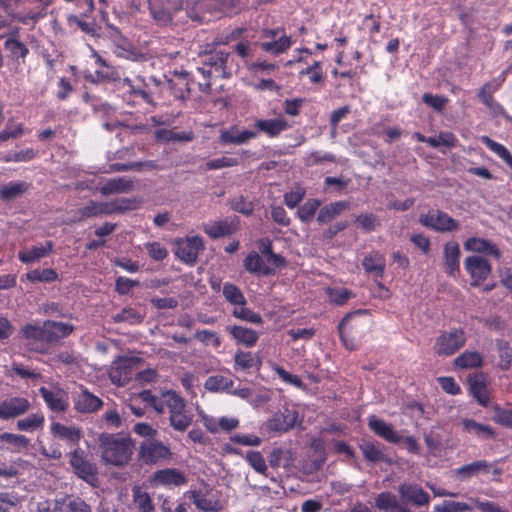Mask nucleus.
Here are the masks:
<instances>
[{
	"label": "nucleus",
	"mask_w": 512,
	"mask_h": 512,
	"mask_svg": "<svg viewBox=\"0 0 512 512\" xmlns=\"http://www.w3.org/2000/svg\"><path fill=\"white\" fill-rule=\"evenodd\" d=\"M135 450V441L123 433H101L99 451L104 463L123 467L127 465Z\"/></svg>",
	"instance_id": "nucleus-1"
},
{
	"label": "nucleus",
	"mask_w": 512,
	"mask_h": 512,
	"mask_svg": "<svg viewBox=\"0 0 512 512\" xmlns=\"http://www.w3.org/2000/svg\"><path fill=\"white\" fill-rule=\"evenodd\" d=\"M201 67L198 71L207 79H224L231 76L233 58L231 52L214 44L207 45V49L200 55Z\"/></svg>",
	"instance_id": "nucleus-2"
},
{
	"label": "nucleus",
	"mask_w": 512,
	"mask_h": 512,
	"mask_svg": "<svg viewBox=\"0 0 512 512\" xmlns=\"http://www.w3.org/2000/svg\"><path fill=\"white\" fill-rule=\"evenodd\" d=\"M165 408L169 412L171 427L179 432H184L192 424L193 416L186 410L185 400L173 390L163 393Z\"/></svg>",
	"instance_id": "nucleus-3"
},
{
	"label": "nucleus",
	"mask_w": 512,
	"mask_h": 512,
	"mask_svg": "<svg viewBox=\"0 0 512 512\" xmlns=\"http://www.w3.org/2000/svg\"><path fill=\"white\" fill-rule=\"evenodd\" d=\"M4 51L7 64L12 65L16 70L26 64L30 54L28 44L20 39L18 29L6 32Z\"/></svg>",
	"instance_id": "nucleus-4"
},
{
	"label": "nucleus",
	"mask_w": 512,
	"mask_h": 512,
	"mask_svg": "<svg viewBox=\"0 0 512 512\" xmlns=\"http://www.w3.org/2000/svg\"><path fill=\"white\" fill-rule=\"evenodd\" d=\"M173 453L169 446L156 439H147L140 444L138 458L147 465L170 461Z\"/></svg>",
	"instance_id": "nucleus-5"
},
{
	"label": "nucleus",
	"mask_w": 512,
	"mask_h": 512,
	"mask_svg": "<svg viewBox=\"0 0 512 512\" xmlns=\"http://www.w3.org/2000/svg\"><path fill=\"white\" fill-rule=\"evenodd\" d=\"M466 343V335L463 329L453 328L443 331L436 338L434 351L438 356H452Z\"/></svg>",
	"instance_id": "nucleus-6"
},
{
	"label": "nucleus",
	"mask_w": 512,
	"mask_h": 512,
	"mask_svg": "<svg viewBox=\"0 0 512 512\" xmlns=\"http://www.w3.org/2000/svg\"><path fill=\"white\" fill-rule=\"evenodd\" d=\"M69 464L78 478L89 484L97 481V466L88 459L85 451L82 449L76 448L69 453Z\"/></svg>",
	"instance_id": "nucleus-7"
},
{
	"label": "nucleus",
	"mask_w": 512,
	"mask_h": 512,
	"mask_svg": "<svg viewBox=\"0 0 512 512\" xmlns=\"http://www.w3.org/2000/svg\"><path fill=\"white\" fill-rule=\"evenodd\" d=\"M139 362L140 359L137 357L119 356L111 364L109 371L111 382L118 386L128 384Z\"/></svg>",
	"instance_id": "nucleus-8"
},
{
	"label": "nucleus",
	"mask_w": 512,
	"mask_h": 512,
	"mask_svg": "<svg viewBox=\"0 0 512 512\" xmlns=\"http://www.w3.org/2000/svg\"><path fill=\"white\" fill-rule=\"evenodd\" d=\"M419 223L440 233L456 231L460 227L457 220L441 210H430L426 214H421Z\"/></svg>",
	"instance_id": "nucleus-9"
},
{
	"label": "nucleus",
	"mask_w": 512,
	"mask_h": 512,
	"mask_svg": "<svg viewBox=\"0 0 512 512\" xmlns=\"http://www.w3.org/2000/svg\"><path fill=\"white\" fill-rule=\"evenodd\" d=\"M134 83L131 79L125 78L121 83L123 89V98L129 105H136L145 102L150 105H155L151 93L147 90V84L142 77H137Z\"/></svg>",
	"instance_id": "nucleus-10"
},
{
	"label": "nucleus",
	"mask_w": 512,
	"mask_h": 512,
	"mask_svg": "<svg viewBox=\"0 0 512 512\" xmlns=\"http://www.w3.org/2000/svg\"><path fill=\"white\" fill-rule=\"evenodd\" d=\"M479 474H492L497 479L502 474V469L487 460H477L454 470L455 477L460 481H467Z\"/></svg>",
	"instance_id": "nucleus-11"
},
{
	"label": "nucleus",
	"mask_w": 512,
	"mask_h": 512,
	"mask_svg": "<svg viewBox=\"0 0 512 512\" xmlns=\"http://www.w3.org/2000/svg\"><path fill=\"white\" fill-rule=\"evenodd\" d=\"M205 489L188 490L185 496H188L197 509L204 512H218L222 509V503L218 496L213 494L212 488L204 484Z\"/></svg>",
	"instance_id": "nucleus-12"
},
{
	"label": "nucleus",
	"mask_w": 512,
	"mask_h": 512,
	"mask_svg": "<svg viewBox=\"0 0 512 512\" xmlns=\"http://www.w3.org/2000/svg\"><path fill=\"white\" fill-rule=\"evenodd\" d=\"M151 483L154 487L174 489L185 486L188 483V477L177 468H164L153 473Z\"/></svg>",
	"instance_id": "nucleus-13"
},
{
	"label": "nucleus",
	"mask_w": 512,
	"mask_h": 512,
	"mask_svg": "<svg viewBox=\"0 0 512 512\" xmlns=\"http://www.w3.org/2000/svg\"><path fill=\"white\" fill-rule=\"evenodd\" d=\"M31 408L28 398L10 396L0 401V420L9 421L25 415Z\"/></svg>",
	"instance_id": "nucleus-14"
},
{
	"label": "nucleus",
	"mask_w": 512,
	"mask_h": 512,
	"mask_svg": "<svg viewBox=\"0 0 512 512\" xmlns=\"http://www.w3.org/2000/svg\"><path fill=\"white\" fill-rule=\"evenodd\" d=\"M464 267L472 279L471 286L473 287L480 286L492 272L490 262L477 255L468 256L464 261Z\"/></svg>",
	"instance_id": "nucleus-15"
},
{
	"label": "nucleus",
	"mask_w": 512,
	"mask_h": 512,
	"mask_svg": "<svg viewBox=\"0 0 512 512\" xmlns=\"http://www.w3.org/2000/svg\"><path fill=\"white\" fill-rule=\"evenodd\" d=\"M203 248L201 237H187L176 242L175 254L182 262L192 266L197 262L198 254Z\"/></svg>",
	"instance_id": "nucleus-16"
},
{
	"label": "nucleus",
	"mask_w": 512,
	"mask_h": 512,
	"mask_svg": "<svg viewBox=\"0 0 512 512\" xmlns=\"http://www.w3.org/2000/svg\"><path fill=\"white\" fill-rule=\"evenodd\" d=\"M362 267L365 273L373 277L376 285L380 289L388 291V289L380 281V279L384 277L386 268V259L382 253L373 250L366 254L362 259Z\"/></svg>",
	"instance_id": "nucleus-17"
},
{
	"label": "nucleus",
	"mask_w": 512,
	"mask_h": 512,
	"mask_svg": "<svg viewBox=\"0 0 512 512\" xmlns=\"http://www.w3.org/2000/svg\"><path fill=\"white\" fill-rule=\"evenodd\" d=\"M149 9L153 19L159 25H167L180 9V5L173 0H149Z\"/></svg>",
	"instance_id": "nucleus-18"
},
{
	"label": "nucleus",
	"mask_w": 512,
	"mask_h": 512,
	"mask_svg": "<svg viewBox=\"0 0 512 512\" xmlns=\"http://www.w3.org/2000/svg\"><path fill=\"white\" fill-rule=\"evenodd\" d=\"M504 79H493L486 82L478 91L479 100L490 110L494 116H499L505 113L503 106L494 99L493 94L499 90Z\"/></svg>",
	"instance_id": "nucleus-19"
},
{
	"label": "nucleus",
	"mask_w": 512,
	"mask_h": 512,
	"mask_svg": "<svg viewBox=\"0 0 512 512\" xmlns=\"http://www.w3.org/2000/svg\"><path fill=\"white\" fill-rule=\"evenodd\" d=\"M398 492L403 501L414 507L428 506L431 500L429 494L417 483H403Z\"/></svg>",
	"instance_id": "nucleus-20"
},
{
	"label": "nucleus",
	"mask_w": 512,
	"mask_h": 512,
	"mask_svg": "<svg viewBox=\"0 0 512 512\" xmlns=\"http://www.w3.org/2000/svg\"><path fill=\"white\" fill-rule=\"evenodd\" d=\"M73 403L76 411L80 413H94L103 406V401L84 386H80V391L74 393Z\"/></svg>",
	"instance_id": "nucleus-21"
},
{
	"label": "nucleus",
	"mask_w": 512,
	"mask_h": 512,
	"mask_svg": "<svg viewBox=\"0 0 512 512\" xmlns=\"http://www.w3.org/2000/svg\"><path fill=\"white\" fill-rule=\"evenodd\" d=\"M298 420V412L294 409L284 408L268 420L267 428L273 432H287L294 427Z\"/></svg>",
	"instance_id": "nucleus-22"
},
{
	"label": "nucleus",
	"mask_w": 512,
	"mask_h": 512,
	"mask_svg": "<svg viewBox=\"0 0 512 512\" xmlns=\"http://www.w3.org/2000/svg\"><path fill=\"white\" fill-rule=\"evenodd\" d=\"M239 230V220L225 218L223 220L206 223L203 225V231L211 239H219L224 236H230Z\"/></svg>",
	"instance_id": "nucleus-23"
},
{
	"label": "nucleus",
	"mask_w": 512,
	"mask_h": 512,
	"mask_svg": "<svg viewBox=\"0 0 512 512\" xmlns=\"http://www.w3.org/2000/svg\"><path fill=\"white\" fill-rule=\"evenodd\" d=\"M470 394L476 399L482 407H487L490 403L487 378L484 373H475L467 379Z\"/></svg>",
	"instance_id": "nucleus-24"
},
{
	"label": "nucleus",
	"mask_w": 512,
	"mask_h": 512,
	"mask_svg": "<svg viewBox=\"0 0 512 512\" xmlns=\"http://www.w3.org/2000/svg\"><path fill=\"white\" fill-rule=\"evenodd\" d=\"M39 393L43 398L44 402L54 412H65L68 407V398L65 391L62 389L51 390L46 387H40Z\"/></svg>",
	"instance_id": "nucleus-25"
},
{
	"label": "nucleus",
	"mask_w": 512,
	"mask_h": 512,
	"mask_svg": "<svg viewBox=\"0 0 512 512\" xmlns=\"http://www.w3.org/2000/svg\"><path fill=\"white\" fill-rule=\"evenodd\" d=\"M254 127L258 134L263 133L269 138H276L283 131L290 128V125L285 118L279 117L274 119H257L254 122Z\"/></svg>",
	"instance_id": "nucleus-26"
},
{
	"label": "nucleus",
	"mask_w": 512,
	"mask_h": 512,
	"mask_svg": "<svg viewBox=\"0 0 512 512\" xmlns=\"http://www.w3.org/2000/svg\"><path fill=\"white\" fill-rule=\"evenodd\" d=\"M368 426L376 435L390 443L398 444L402 441V437L391 424L374 415L368 418Z\"/></svg>",
	"instance_id": "nucleus-27"
},
{
	"label": "nucleus",
	"mask_w": 512,
	"mask_h": 512,
	"mask_svg": "<svg viewBox=\"0 0 512 512\" xmlns=\"http://www.w3.org/2000/svg\"><path fill=\"white\" fill-rule=\"evenodd\" d=\"M226 331L237 343L243 344L247 348L254 347L259 339L257 331L241 325L227 326Z\"/></svg>",
	"instance_id": "nucleus-28"
},
{
	"label": "nucleus",
	"mask_w": 512,
	"mask_h": 512,
	"mask_svg": "<svg viewBox=\"0 0 512 512\" xmlns=\"http://www.w3.org/2000/svg\"><path fill=\"white\" fill-rule=\"evenodd\" d=\"M50 430L54 437L64 440L70 445H77L83 436L80 428L67 426L60 422L52 423Z\"/></svg>",
	"instance_id": "nucleus-29"
},
{
	"label": "nucleus",
	"mask_w": 512,
	"mask_h": 512,
	"mask_svg": "<svg viewBox=\"0 0 512 512\" xmlns=\"http://www.w3.org/2000/svg\"><path fill=\"white\" fill-rule=\"evenodd\" d=\"M464 248L467 251L483 253L485 255L493 256L499 260L502 256L499 248L491 241L483 238L471 237L464 243Z\"/></svg>",
	"instance_id": "nucleus-30"
},
{
	"label": "nucleus",
	"mask_w": 512,
	"mask_h": 512,
	"mask_svg": "<svg viewBox=\"0 0 512 512\" xmlns=\"http://www.w3.org/2000/svg\"><path fill=\"white\" fill-rule=\"evenodd\" d=\"M462 431L481 439H492L495 437L494 429L486 424L479 423L470 418L461 419Z\"/></svg>",
	"instance_id": "nucleus-31"
},
{
	"label": "nucleus",
	"mask_w": 512,
	"mask_h": 512,
	"mask_svg": "<svg viewBox=\"0 0 512 512\" xmlns=\"http://www.w3.org/2000/svg\"><path fill=\"white\" fill-rule=\"evenodd\" d=\"M444 265L449 275H455L459 272V259L461 255L459 244L455 241L447 242L444 245Z\"/></svg>",
	"instance_id": "nucleus-32"
},
{
	"label": "nucleus",
	"mask_w": 512,
	"mask_h": 512,
	"mask_svg": "<svg viewBox=\"0 0 512 512\" xmlns=\"http://www.w3.org/2000/svg\"><path fill=\"white\" fill-rule=\"evenodd\" d=\"M348 208L349 203L346 201H336L323 207L320 206L317 214V222L320 225L328 224Z\"/></svg>",
	"instance_id": "nucleus-33"
},
{
	"label": "nucleus",
	"mask_w": 512,
	"mask_h": 512,
	"mask_svg": "<svg viewBox=\"0 0 512 512\" xmlns=\"http://www.w3.org/2000/svg\"><path fill=\"white\" fill-rule=\"evenodd\" d=\"M30 188L25 181H11L0 187V200L10 202L23 196Z\"/></svg>",
	"instance_id": "nucleus-34"
},
{
	"label": "nucleus",
	"mask_w": 512,
	"mask_h": 512,
	"mask_svg": "<svg viewBox=\"0 0 512 512\" xmlns=\"http://www.w3.org/2000/svg\"><path fill=\"white\" fill-rule=\"evenodd\" d=\"M134 188V182L126 177L112 178L100 187V193L108 196L116 193H128Z\"/></svg>",
	"instance_id": "nucleus-35"
},
{
	"label": "nucleus",
	"mask_w": 512,
	"mask_h": 512,
	"mask_svg": "<svg viewBox=\"0 0 512 512\" xmlns=\"http://www.w3.org/2000/svg\"><path fill=\"white\" fill-rule=\"evenodd\" d=\"M243 264L245 269L252 274L264 276L273 275V269L265 265L264 257L255 251L250 252L246 256Z\"/></svg>",
	"instance_id": "nucleus-36"
},
{
	"label": "nucleus",
	"mask_w": 512,
	"mask_h": 512,
	"mask_svg": "<svg viewBox=\"0 0 512 512\" xmlns=\"http://www.w3.org/2000/svg\"><path fill=\"white\" fill-rule=\"evenodd\" d=\"M378 509L385 512H411V510L399 503L397 497L391 492H381L375 500Z\"/></svg>",
	"instance_id": "nucleus-37"
},
{
	"label": "nucleus",
	"mask_w": 512,
	"mask_h": 512,
	"mask_svg": "<svg viewBox=\"0 0 512 512\" xmlns=\"http://www.w3.org/2000/svg\"><path fill=\"white\" fill-rule=\"evenodd\" d=\"M53 249V242L46 241L44 245L33 246L27 250L18 252V258L22 263L29 264L46 257Z\"/></svg>",
	"instance_id": "nucleus-38"
},
{
	"label": "nucleus",
	"mask_w": 512,
	"mask_h": 512,
	"mask_svg": "<svg viewBox=\"0 0 512 512\" xmlns=\"http://www.w3.org/2000/svg\"><path fill=\"white\" fill-rule=\"evenodd\" d=\"M22 336L28 341V345H32L36 342L49 343V336L46 327V321L43 326L34 324H26L22 328Z\"/></svg>",
	"instance_id": "nucleus-39"
},
{
	"label": "nucleus",
	"mask_w": 512,
	"mask_h": 512,
	"mask_svg": "<svg viewBox=\"0 0 512 512\" xmlns=\"http://www.w3.org/2000/svg\"><path fill=\"white\" fill-rule=\"evenodd\" d=\"M292 45V40L289 36L283 34L276 40L263 41L259 44V47L262 51L272 54L279 55L283 52H286L290 49Z\"/></svg>",
	"instance_id": "nucleus-40"
},
{
	"label": "nucleus",
	"mask_w": 512,
	"mask_h": 512,
	"mask_svg": "<svg viewBox=\"0 0 512 512\" xmlns=\"http://www.w3.org/2000/svg\"><path fill=\"white\" fill-rule=\"evenodd\" d=\"M483 365V357L477 351H464L454 359V366L460 369L479 368Z\"/></svg>",
	"instance_id": "nucleus-41"
},
{
	"label": "nucleus",
	"mask_w": 512,
	"mask_h": 512,
	"mask_svg": "<svg viewBox=\"0 0 512 512\" xmlns=\"http://www.w3.org/2000/svg\"><path fill=\"white\" fill-rule=\"evenodd\" d=\"M70 508V495L54 500H44L37 504L38 512H68Z\"/></svg>",
	"instance_id": "nucleus-42"
},
{
	"label": "nucleus",
	"mask_w": 512,
	"mask_h": 512,
	"mask_svg": "<svg viewBox=\"0 0 512 512\" xmlns=\"http://www.w3.org/2000/svg\"><path fill=\"white\" fill-rule=\"evenodd\" d=\"M46 327L49 336V343L69 336L74 330V326L72 324L50 320L46 321Z\"/></svg>",
	"instance_id": "nucleus-43"
},
{
	"label": "nucleus",
	"mask_w": 512,
	"mask_h": 512,
	"mask_svg": "<svg viewBox=\"0 0 512 512\" xmlns=\"http://www.w3.org/2000/svg\"><path fill=\"white\" fill-rule=\"evenodd\" d=\"M18 376L21 379L25 380H38L41 378V373L37 372L36 370L25 366L21 362H12L10 368L6 372V376L9 378H13L14 376Z\"/></svg>",
	"instance_id": "nucleus-44"
},
{
	"label": "nucleus",
	"mask_w": 512,
	"mask_h": 512,
	"mask_svg": "<svg viewBox=\"0 0 512 512\" xmlns=\"http://www.w3.org/2000/svg\"><path fill=\"white\" fill-rule=\"evenodd\" d=\"M112 49L118 56L126 59L139 60L143 58L140 50L126 39L114 42Z\"/></svg>",
	"instance_id": "nucleus-45"
},
{
	"label": "nucleus",
	"mask_w": 512,
	"mask_h": 512,
	"mask_svg": "<svg viewBox=\"0 0 512 512\" xmlns=\"http://www.w3.org/2000/svg\"><path fill=\"white\" fill-rule=\"evenodd\" d=\"M133 503L139 512H155L153 501L148 492L139 486L132 489Z\"/></svg>",
	"instance_id": "nucleus-46"
},
{
	"label": "nucleus",
	"mask_w": 512,
	"mask_h": 512,
	"mask_svg": "<svg viewBox=\"0 0 512 512\" xmlns=\"http://www.w3.org/2000/svg\"><path fill=\"white\" fill-rule=\"evenodd\" d=\"M321 204L322 202L319 199H308L298 208L296 215L302 223L309 224L313 221L315 214L320 208Z\"/></svg>",
	"instance_id": "nucleus-47"
},
{
	"label": "nucleus",
	"mask_w": 512,
	"mask_h": 512,
	"mask_svg": "<svg viewBox=\"0 0 512 512\" xmlns=\"http://www.w3.org/2000/svg\"><path fill=\"white\" fill-rule=\"evenodd\" d=\"M45 418L42 413H32L25 418L19 419L16 427L19 431L34 432L44 427Z\"/></svg>",
	"instance_id": "nucleus-48"
},
{
	"label": "nucleus",
	"mask_w": 512,
	"mask_h": 512,
	"mask_svg": "<svg viewBox=\"0 0 512 512\" xmlns=\"http://www.w3.org/2000/svg\"><path fill=\"white\" fill-rule=\"evenodd\" d=\"M364 313H366V310H362V309H360L354 313H348L342 318V320L338 324L337 329H338V334H339L340 340H341L342 344L349 350H355L356 344L354 343V341L352 339L349 338V333L351 332V329H347L348 321L354 314H364Z\"/></svg>",
	"instance_id": "nucleus-49"
},
{
	"label": "nucleus",
	"mask_w": 512,
	"mask_h": 512,
	"mask_svg": "<svg viewBox=\"0 0 512 512\" xmlns=\"http://www.w3.org/2000/svg\"><path fill=\"white\" fill-rule=\"evenodd\" d=\"M359 448L364 458L372 463L385 461V454L379 444L371 441H363Z\"/></svg>",
	"instance_id": "nucleus-50"
},
{
	"label": "nucleus",
	"mask_w": 512,
	"mask_h": 512,
	"mask_svg": "<svg viewBox=\"0 0 512 512\" xmlns=\"http://www.w3.org/2000/svg\"><path fill=\"white\" fill-rule=\"evenodd\" d=\"M256 364L260 366V361L250 351L237 350L234 355V369L235 370H249Z\"/></svg>",
	"instance_id": "nucleus-51"
},
{
	"label": "nucleus",
	"mask_w": 512,
	"mask_h": 512,
	"mask_svg": "<svg viewBox=\"0 0 512 512\" xmlns=\"http://www.w3.org/2000/svg\"><path fill=\"white\" fill-rule=\"evenodd\" d=\"M233 384V380L229 377L223 375H212L206 379L204 387L206 390L211 392L228 391L233 387Z\"/></svg>",
	"instance_id": "nucleus-52"
},
{
	"label": "nucleus",
	"mask_w": 512,
	"mask_h": 512,
	"mask_svg": "<svg viewBox=\"0 0 512 512\" xmlns=\"http://www.w3.org/2000/svg\"><path fill=\"white\" fill-rule=\"evenodd\" d=\"M222 292L225 300L235 307L247 304V300L243 292L232 283H225Z\"/></svg>",
	"instance_id": "nucleus-53"
},
{
	"label": "nucleus",
	"mask_w": 512,
	"mask_h": 512,
	"mask_svg": "<svg viewBox=\"0 0 512 512\" xmlns=\"http://www.w3.org/2000/svg\"><path fill=\"white\" fill-rule=\"evenodd\" d=\"M0 442L9 444L16 452L27 449L30 445V440L25 435L10 432L0 434Z\"/></svg>",
	"instance_id": "nucleus-54"
},
{
	"label": "nucleus",
	"mask_w": 512,
	"mask_h": 512,
	"mask_svg": "<svg viewBox=\"0 0 512 512\" xmlns=\"http://www.w3.org/2000/svg\"><path fill=\"white\" fill-rule=\"evenodd\" d=\"M482 142L486 145V147L489 150L494 152L512 169V155L504 145L496 142L495 140L491 139L488 136H483Z\"/></svg>",
	"instance_id": "nucleus-55"
},
{
	"label": "nucleus",
	"mask_w": 512,
	"mask_h": 512,
	"mask_svg": "<svg viewBox=\"0 0 512 512\" xmlns=\"http://www.w3.org/2000/svg\"><path fill=\"white\" fill-rule=\"evenodd\" d=\"M26 278L30 282L51 283L58 280V273L52 268L34 269L26 274Z\"/></svg>",
	"instance_id": "nucleus-56"
},
{
	"label": "nucleus",
	"mask_w": 512,
	"mask_h": 512,
	"mask_svg": "<svg viewBox=\"0 0 512 512\" xmlns=\"http://www.w3.org/2000/svg\"><path fill=\"white\" fill-rule=\"evenodd\" d=\"M326 293L331 303L342 306L346 304L351 298L355 297V294L347 288H327Z\"/></svg>",
	"instance_id": "nucleus-57"
},
{
	"label": "nucleus",
	"mask_w": 512,
	"mask_h": 512,
	"mask_svg": "<svg viewBox=\"0 0 512 512\" xmlns=\"http://www.w3.org/2000/svg\"><path fill=\"white\" fill-rule=\"evenodd\" d=\"M300 76L307 75L312 84H320L324 82L325 75L322 69L321 61H314L311 65L299 71Z\"/></svg>",
	"instance_id": "nucleus-58"
},
{
	"label": "nucleus",
	"mask_w": 512,
	"mask_h": 512,
	"mask_svg": "<svg viewBox=\"0 0 512 512\" xmlns=\"http://www.w3.org/2000/svg\"><path fill=\"white\" fill-rule=\"evenodd\" d=\"M232 315L237 319L253 324H262L263 318L259 313L254 312L250 308L244 306H236L232 311Z\"/></svg>",
	"instance_id": "nucleus-59"
},
{
	"label": "nucleus",
	"mask_w": 512,
	"mask_h": 512,
	"mask_svg": "<svg viewBox=\"0 0 512 512\" xmlns=\"http://www.w3.org/2000/svg\"><path fill=\"white\" fill-rule=\"evenodd\" d=\"M157 137L166 142L170 141H185L189 142L194 139V133L192 131L175 132L173 130L162 129L157 131Z\"/></svg>",
	"instance_id": "nucleus-60"
},
{
	"label": "nucleus",
	"mask_w": 512,
	"mask_h": 512,
	"mask_svg": "<svg viewBox=\"0 0 512 512\" xmlns=\"http://www.w3.org/2000/svg\"><path fill=\"white\" fill-rule=\"evenodd\" d=\"M428 145L437 148L439 146H445L448 148H454L457 145V138L452 132H441L438 136L428 137Z\"/></svg>",
	"instance_id": "nucleus-61"
},
{
	"label": "nucleus",
	"mask_w": 512,
	"mask_h": 512,
	"mask_svg": "<svg viewBox=\"0 0 512 512\" xmlns=\"http://www.w3.org/2000/svg\"><path fill=\"white\" fill-rule=\"evenodd\" d=\"M497 349L499 353V366L502 370H508L512 362V349L507 341L498 340Z\"/></svg>",
	"instance_id": "nucleus-62"
},
{
	"label": "nucleus",
	"mask_w": 512,
	"mask_h": 512,
	"mask_svg": "<svg viewBox=\"0 0 512 512\" xmlns=\"http://www.w3.org/2000/svg\"><path fill=\"white\" fill-rule=\"evenodd\" d=\"M245 460L256 472L265 474L267 471L266 461L259 451H248Z\"/></svg>",
	"instance_id": "nucleus-63"
},
{
	"label": "nucleus",
	"mask_w": 512,
	"mask_h": 512,
	"mask_svg": "<svg viewBox=\"0 0 512 512\" xmlns=\"http://www.w3.org/2000/svg\"><path fill=\"white\" fill-rule=\"evenodd\" d=\"M138 397L145 403L149 404L157 413L162 414L165 411V400L159 399L150 390H143Z\"/></svg>",
	"instance_id": "nucleus-64"
}]
</instances>
